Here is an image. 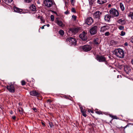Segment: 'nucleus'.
Segmentation results:
<instances>
[{
    "instance_id": "obj_1",
    "label": "nucleus",
    "mask_w": 133,
    "mask_h": 133,
    "mask_svg": "<svg viewBox=\"0 0 133 133\" xmlns=\"http://www.w3.org/2000/svg\"><path fill=\"white\" fill-rule=\"evenodd\" d=\"M114 54L119 58H122L124 56V52L123 50L120 48L115 49L114 51Z\"/></svg>"
},
{
    "instance_id": "obj_2",
    "label": "nucleus",
    "mask_w": 133,
    "mask_h": 133,
    "mask_svg": "<svg viewBox=\"0 0 133 133\" xmlns=\"http://www.w3.org/2000/svg\"><path fill=\"white\" fill-rule=\"evenodd\" d=\"M109 13L112 17H118L119 14L118 10L114 8L111 9L109 10Z\"/></svg>"
},
{
    "instance_id": "obj_3",
    "label": "nucleus",
    "mask_w": 133,
    "mask_h": 133,
    "mask_svg": "<svg viewBox=\"0 0 133 133\" xmlns=\"http://www.w3.org/2000/svg\"><path fill=\"white\" fill-rule=\"evenodd\" d=\"M96 58L99 62H104L106 63H107L106 59L103 56L97 55L96 56Z\"/></svg>"
},
{
    "instance_id": "obj_4",
    "label": "nucleus",
    "mask_w": 133,
    "mask_h": 133,
    "mask_svg": "<svg viewBox=\"0 0 133 133\" xmlns=\"http://www.w3.org/2000/svg\"><path fill=\"white\" fill-rule=\"evenodd\" d=\"M66 41L67 43L70 44H74L75 45L76 44V40L72 37L68 38L66 39Z\"/></svg>"
},
{
    "instance_id": "obj_5",
    "label": "nucleus",
    "mask_w": 133,
    "mask_h": 133,
    "mask_svg": "<svg viewBox=\"0 0 133 133\" xmlns=\"http://www.w3.org/2000/svg\"><path fill=\"white\" fill-rule=\"evenodd\" d=\"M102 14V12L97 11L93 14V17L95 19L99 20L100 18V17Z\"/></svg>"
},
{
    "instance_id": "obj_6",
    "label": "nucleus",
    "mask_w": 133,
    "mask_h": 133,
    "mask_svg": "<svg viewBox=\"0 0 133 133\" xmlns=\"http://www.w3.org/2000/svg\"><path fill=\"white\" fill-rule=\"evenodd\" d=\"M6 88L11 93L15 92V89L13 84L10 83L9 84V85L7 86Z\"/></svg>"
},
{
    "instance_id": "obj_7",
    "label": "nucleus",
    "mask_w": 133,
    "mask_h": 133,
    "mask_svg": "<svg viewBox=\"0 0 133 133\" xmlns=\"http://www.w3.org/2000/svg\"><path fill=\"white\" fill-rule=\"evenodd\" d=\"M97 26H95L90 29V32L91 35H94L97 33Z\"/></svg>"
},
{
    "instance_id": "obj_8",
    "label": "nucleus",
    "mask_w": 133,
    "mask_h": 133,
    "mask_svg": "<svg viewBox=\"0 0 133 133\" xmlns=\"http://www.w3.org/2000/svg\"><path fill=\"white\" fill-rule=\"evenodd\" d=\"M43 3L45 6L48 8H50L52 5L53 2L51 0H45Z\"/></svg>"
},
{
    "instance_id": "obj_9",
    "label": "nucleus",
    "mask_w": 133,
    "mask_h": 133,
    "mask_svg": "<svg viewBox=\"0 0 133 133\" xmlns=\"http://www.w3.org/2000/svg\"><path fill=\"white\" fill-rule=\"evenodd\" d=\"M79 29L78 28H70L69 30V32L72 35H75L77 33Z\"/></svg>"
},
{
    "instance_id": "obj_10",
    "label": "nucleus",
    "mask_w": 133,
    "mask_h": 133,
    "mask_svg": "<svg viewBox=\"0 0 133 133\" xmlns=\"http://www.w3.org/2000/svg\"><path fill=\"white\" fill-rule=\"evenodd\" d=\"M81 48L85 51L87 52L91 49V47L90 45H85L81 46Z\"/></svg>"
},
{
    "instance_id": "obj_11",
    "label": "nucleus",
    "mask_w": 133,
    "mask_h": 133,
    "mask_svg": "<svg viewBox=\"0 0 133 133\" xmlns=\"http://www.w3.org/2000/svg\"><path fill=\"white\" fill-rule=\"evenodd\" d=\"M93 22V19L91 17H88L85 21V23L89 25H91Z\"/></svg>"
},
{
    "instance_id": "obj_12",
    "label": "nucleus",
    "mask_w": 133,
    "mask_h": 133,
    "mask_svg": "<svg viewBox=\"0 0 133 133\" xmlns=\"http://www.w3.org/2000/svg\"><path fill=\"white\" fill-rule=\"evenodd\" d=\"M87 34V32H85V31H83L82 33L80 35L79 37L83 40H86L87 39L86 36Z\"/></svg>"
},
{
    "instance_id": "obj_13",
    "label": "nucleus",
    "mask_w": 133,
    "mask_h": 133,
    "mask_svg": "<svg viewBox=\"0 0 133 133\" xmlns=\"http://www.w3.org/2000/svg\"><path fill=\"white\" fill-rule=\"evenodd\" d=\"M109 28V26L107 25H105L102 26L100 28V31L101 32H104L108 30Z\"/></svg>"
},
{
    "instance_id": "obj_14",
    "label": "nucleus",
    "mask_w": 133,
    "mask_h": 133,
    "mask_svg": "<svg viewBox=\"0 0 133 133\" xmlns=\"http://www.w3.org/2000/svg\"><path fill=\"white\" fill-rule=\"evenodd\" d=\"M124 70L125 72L127 74L130 72L131 69L130 68L128 65L124 66Z\"/></svg>"
},
{
    "instance_id": "obj_15",
    "label": "nucleus",
    "mask_w": 133,
    "mask_h": 133,
    "mask_svg": "<svg viewBox=\"0 0 133 133\" xmlns=\"http://www.w3.org/2000/svg\"><path fill=\"white\" fill-rule=\"evenodd\" d=\"M30 94L32 96H38L39 95V94L35 90L31 91L30 92Z\"/></svg>"
},
{
    "instance_id": "obj_16",
    "label": "nucleus",
    "mask_w": 133,
    "mask_h": 133,
    "mask_svg": "<svg viewBox=\"0 0 133 133\" xmlns=\"http://www.w3.org/2000/svg\"><path fill=\"white\" fill-rule=\"evenodd\" d=\"M55 22L60 26L62 27L64 26V25L63 24V22L59 20L58 19H56Z\"/></svg>"
},
{
    "instance_id": "obj_17",
    "label": "nucleus",
    "mask_w": 133,
    "mask_h": 133,
    "mask_svg": "<svg viewBox=\"0 0 133 133\" xmlns=\"http://www.w3.org/2000/svg\"><path fill=\"white\" fill-rule=\"evenodd\" d=\"M13 9L14 11L16 12L20 13L23 11L22 9H19L15 6L14 7Z\"/></svg>"
},
{
    "instance_id": "obj_18",
    "label": "nucleus",
    "mask_w": 133,
    "mask_h": 133,
    "mask_svg": "<svg viewBox=\"0 0 133 133\" xmlns=\"http://www.w3.org/2000/svg\"><path fill=\"white\" fill-rule=\"evenodd\" d=\"M111 15L109 14L106 15L104 17V19L107 22H109L110 21V18H111Z\"/></svg>"
},
{
    "instance_id": "obj_19",
    "label": "nucleus",
    "mask_w": 133,
    "mask_h": 133,
    "mask_svg": "<svg viewBox=\"0 0 133 133\" xmlns=\"http://www.w3.org/2000/svg\"><path fill=\"white\" fill-rule=\"evenodd\" d=\"M30 9L32 11H36V8L35 5L33 4H32L29 7Z\"/></svg>"
},
{
    "instance_id": "obj_20",
    "label": "nucleus",
    "mask_w": 133,
    "mask_h": 133,
    "mask_svg": "<svg viewBox=\"0 0 133 133\" xmlns=\"http://www.w3.org/2000/svg\"><path fill=\"white\" fill-rule=\"evenodd\" d=\"M117 22L118 23L122 25L125 24V21L124 20H123L122 19H121L118 20Z\"/></svg>"
},
{
    "instance_id": "obj_21",
    "label": "nucleus",
    "mask_w": 133,
    "mask_h": 133,
    "mask_svg": "<svg viewBox=\"0 0 133 133\" xmlns=\"http://www.w3.org/2000/svg\"><path fill=\"white\" fill-rule=\"evenodd\" d=\"M107 0H98L97 2L99 4H102L107 2Z\"/></svg>"
},
{
    "instance_id": "obj_22",
    "label": "nucleus",
    "mask_w": 133,
    "mask_h": 133,
    "mask_svg": "<svg viewBox=\"0 0 133 133\" xmlns=\"http://www.w3.org/2000/svg\"><path fill=\"white\" fill-rule=\"evenodd\" d=\"M94 41L95 44L97 45H99L100 42V40L97 38L94 39Z\"/></svg>"
},
{
    "instance_id": "obj_23",
    "label": "nucleus",
    "mask_w": 133,
    "mask_h": 133,
    "mask_svg": "<svg viewBox=\"0 0 133 133\" xmlns=\"http://www.w3.org/2000/svg\"><path fill=\"white\" fill-rule=\"evenodd\" d=\"M81 112L82 114V115L85 117L87 116V115L86 114V111L85 110H83V111H82Z\"/></svg>"
},
{
    "instance_id": "obj_24",
    "label": "nucleus",
    "mask_w": 133,
    "mask_h": 133,
    "mask_svg": "<svg viewBox=\"0 0 133 133\" xmlns=\"http://www.w3.org/2000/svg\"><path fill=\"white\" fill-rule=\"evenodd\" d=\"M64 31L62 30H61L58 32V33L62 36L64 35Z\"/></svg>"
},
{
    "instance_id": "obj_25",
    "label": "nucleus",
    "mask_w": 133,
    "mask_h": 133,
    "mask_svg": "<svg viewBox=\"0 0 133 133\" xmlns=\"http://www.w3.org/2000/svg\"><path fill=\"white\" fill-rule=\"evenodd\" d=\"M120 7L122 11H123L124 9V8L123 4L122 3H121L120 4Z\"/></svg>"
},
{
    "instance_id": "obj_26",
    "label": "nucleus",
    "mask_w": 133,
    "mask_h": 133,
    "mask_svg": "<svg viewBox=\"0 0 133 133\" xmlns=\"http://www.w3.org/2000/svg\"><path fill=\"white\" fill-rule=\"evenodd\" d=\"M118 29L120 30H123L124 29V26L122 25H119L118 26Z\"/></svg>"
},
{
    "instance_id": "obj_27",
    "label": "nucleus",
    "mask_w": 133,
    "mask_h": 133,
    "mask_svg": "<svg viewBox=\"0 0 133 133\" xmlns=\"http://www.w3.org/2000/svg\"><path fill=\"white\" fill-rule=\"evenodd\" d=\"M128 16L129 17H131V19H133V12H130Z\"/></svg>"
},
{
    "instance_id": "obj_28",
    "label": "nucleus",
    "mask_w": 133,
    "mask_h": 133,
    "mask_svg": "<svg viewBox=\"0 0 133 133\" xmlns=\"http://www.w3.org/2000/svg\"><path fill=\"white\" fill-rule=\"evenodd\" d=\"M6 3H9L12 2L13 0H4Z\"/></svg>"
},
{
    "instance_id": "obj_29",
    "label": "nucleus",
    "mask_w": 133,
    "mask_h": 133,
    "mask_svg": "<svg viewBox=\"0 0 133 133\" xmlns=\"http://www.w3.org/2000/svg\"><path fill=\"white\" fill-rule=\"evenodd\" d=\"M18 111L21 114H23V109L21 108L20 109H19Z\"/></svg>"
},
{
    "instance_id": "obj_30",
    "label": "nucleus",
    "mask_w": 133,
    "mask_h": 133,
    "mask_svg": "<svg viewBox=\"0 0 133 133\" xmlns=\"http://www.w3.org/2000/svg\"><path fill=\"white\" fill-rule=\"evenodd\" d=\"M125 33L123 31H122L121 32V34H120V35L121 36H123L124 35H125Z\"/></svg>"
},
{
    "instance_id": "obj_31",
    "label": "nucleus",
    "mask_w": 133,
    "mask_h": 133,
    "mask_svg": "<svg viewBox=\"0 0 133 133\" xmlns=\"http://www.w3.org/2000/svg\"><path fill=\"white\" fill-rule=\"evenodd\" d=\"M89 125L90 126H91L93 128L94 127H95V126H96V125L93 123L90 124Z\"/></svg>"
},
{
    "instance_id": "obj_32",
    "label": "nucleus",
    "mask_w": 133,
    "mask_h": 133,
    "mask_svg": "<svg viewBox=\"0 0 133 133\" xmlns=\"http://www.w3.org/2000/svg\"><path fill=\"white\" fill-rule=\"evenodd\" d=\"M21 84L22 85H24L25 84L26 82L24 80H22L21 81Z\"/></svg>"
},
{
    "instance_id": "obj_33",
    "label": "nucleus",
    "mask_w": 133,
    "mask_h": 133,
    "mask_svg": "<svg viewBox=\"0 0 133 133\" xmlns=\"http://www.w3.org/2000/svg\"><path fill=\"white\" fill-rule=\"evenodd\" d=\"M51 19L52 21H54V16L53 15H51L50 16Z\"/></svg>"
},
{
    "instance_id": "obj_34",
    "label": "nucleus",
    "mask_w": 133,
    "mask_h": 133,
    "mask_svg": "<svg viewBox=\"0 0 133 133\" xmlns=\"http://www.w3.org/2000/svg\"><path fill=\"white\" fill-rule=\"evenodd\" d=\"M110 35V33L109 32H107L105 34V35L106 36H108Z\"/></svg>"
},
{
    "instance_id": "obj_35",
    "label": "nucleus",
    "mask_w": 133,
    "mask_h": 133,
    "mask_svg": "<svg viewBox=\"0 0 133 133\" xmlns=\"http://www.w3.org/2000/svg\"><path fill=\"white\" fill-rule=\"evenodd\" d=\"M71 12L74 13H76V11L75 9L74 8H72L71 9Z\"/></svg>"
},
{
    "instance_id": "obj_36",
    "label": "nucleus",
    "mask_w": 133,
    "mask_h": 133,
    "mask_svg": "<svg viewBox=\"0 0 133 133\" xmlns=\"http://www.w3.org/2000/svg\"><path fill=\"white\" fill-rule=\"evenodd\" d=\"M32 0H24V1L27 3H29Z\"/></svg>"
},
{
    "instance_id": "obj_37",
    "label": "nucleus",
    "mask_w": 133,
    "mask_h": 133,
    "mask_svg": "<svg viewBox=\"0 0 133 133\" xmlns=\"http://www.w3.org/2000/svg\"><path fill=\"white\" fill-rule=\"evenodd\" d=\"M118 118L117 117V116H113V118H112V119L111 120V121L113 119H117Z\"/></svg>"
},
{
    "instance_id": "obj_38",
    "label": "nucleus",
    "mask_w": 133,
    "mask_h": 133,
    "mask_svg": "<svg viewBox=\"0 0 133 133\" xmlns=\"http://www.w3.org/2000/svg\"><path fill=\"white\" fill-rule=\"evenodd\" d=\"M95 112L97 114H102L101 112L100 111H96Z\"/></svg>"
},
{
    "instance_id": "obj_39",
    "label": "nucleus",
    "mask_w": 133,
    "mask_h": 133,
    "mask_svg": "<svg viewBox=\"0 0 133 133\" xmlns=\"http://www.w3.org/2000/svg\"><path fill=\"white\" fill-rule=\"evenodd\" d=\"M72 17L74 18V19L75 20L76 19V16H75L74 15H73L72 16Z\"/></svg>"
},
{
    "instance_id": "obj_40",
    "label": "nucleus",
    "mask_w": 133,
    "mask_h": 133,
    "mask_svg": "<svg viewBox=\"0 0 133 133\" xmlns=\"http://www.w3.org/2000/svg\"><path fill=\"white\" fill-rule=\"evenodd\" d=\"M49 124L50 127L51 128L53 126V125L51 122H50L49 123Z\"/></svg>"
},
{
    "instance_id": "obj_41",
    "label": "nucleus",
    "mask_w": 133,
    "mask_h": 133,
    "mask_svg": "<svg viewBox=\"0 0 133 133\" xmlns=\"http://www.w3.org/2000/svg\"><path fill=\"white\" fill-rule=\"evenodd\" d=\"M41 19V23H44V22H45V21L44 20L43 18L42 17V18H41V19Z\"/></svg>"
},
{
    "instance_id": "obj_42",
    "label": "nucleus",
    "mask_w": 133,
    "mask_h": 133,
    "mask_svg": "<svg viewBox=\"0 0 133 133\" xmlns=\"http://www.w3.org/2000/svg\"><path fill=\"white\" fill-rule=\"evenodd\" d=\"M88 111L89 112H91L92 113H94V111H92V110H89V109L88 110Z\"/></svg>"
},
{
    "instance_id": "obj_43",
    "label": "nucleus",
    "mask_w": 133,
    "mask_h": 133,
    "mask_svg": "<svg viewBox=\"0 0 133 133\" xmlns=\"http://www.w3.org/2000/svg\"><path fill=\"white\" fill-rule=\"evenodd\" d=\"M64 13L66 15L68 14L69 13V12L68 11H67L65 12Z\"/></svg>"
},
{
    "instance_id": "obj_44",
    "label": "nucleus",
    "mask_w": 133,
    "mask_h": 133,
    "mask_svg": "<svg viewBox=\"0 0 133 133\" xmlns=\"http://www.w3.org/2000/svg\"><path fill=\"white\" fill-rule=\"evenodd\" d=\"M130 42L132 43H133V37L131 38Z\"/></svg>"
},
{
    "instance_id": "obj_45",
    "label": "nucleus",
    "mask_w": 133,
    "mask_h": 133,
    "mask_svg": "<svg viewBox=\"0 0 133 133\" xmlns=\"http://www.w3.org/2000/svg\"><path fill=\"white\" fill-rule=\"evenodd\" d=\"M47 102H49L50 103L51 102V101L50 99H48L47 100Z\"/></svg>"
},
{
    "instance_id": "obj_46",
    "label": "nucleus",
    "mask_w": 133,
    "mask_h": 133,
    "mask_svg": "<svg viewBox=\"0 0 133 133\" xmlns=\"http://www.w3.org/2000/svg\"><path fill=\"white\" fill-rule=\"evenodd\" d=\"M63 97L64 98H65L68 99V97L66 95L64 96Z\"/></svg>"
},
{
    "instance_id": "obj_47",
    "label": "nucleus",
    "mask_w": 133,
    "mask_h": 133,
    "mask_svg": "<svg viewBox=\"0 0 133 133\" xmlns=\"http://www.w3.org/2000/svg\"><path fill=\"white\" fill-rule=\"evenodd\" d=\"M16 118V117L15 116H13L12 117V119L14 120Z\"/></svg>"
},
{
    "instance_id": "obj_48",
    "label": "nucleus",
    "mask_w": 133,
    "mask_h": 133,
    "mask_svg": "<svg viewBox=\"0 0 133 133\" xmlns=\"http://www.w3.org/2000/svg\"><path fill=\"white\" fill-rule=\"evenodd\" d=\"M80 109L81 110V112L82 111H83V107H80Z\"/></svg>"
},
{
    "instance_id": "obj_49",
    "label": "nucleus",
    "mask_w": 133,
    "mask_h": 133,
    "mask_svg": "<svg viewBox=\"0 0 133 133\" xmlns=\"http://www.w3.org/2000/svg\"><path fill=\"white\" fill-rule=\"evenodd\" d=\"M131 64L133 65V59H131Z\"/></svg>"
},
{
    "instance_id": "obj_50",
    "label": "nucleus",
    "mask_w": 133,
    "mask_h": 133,
    "mask_svg": "<svg viewBox=\"0 0 133 133\" xmlns=\"http://www.w3.org/2000/svg\"><path fill=\"white\" fill-rule=\"evenodd\" d=\"M42 16H38V17H37V18H38V19H39V18H40V19H41V18H42Z\"/></svg>"
},
{
    "instance_id": "obj_51",
    "label": "nucleus",
    "mask_w": 133,
    "mask_h": 133,
    "mask_svg": "<svg viewBox=\"0 0 133 133\" xmlns=\"http://www.w3.org/2000/svg\"><path fill=\"white\" fill-rule=\"evenodd\" d=\"M72 4H74V0H70Z\"/></svg>"
},
{
    "instance_id": "obj_52",
    "label": "nucleus",
    "mask_w": 133,
    "mask_h": 133,
    "mask_svg": "<svg viewBox=\"0 0 133 133\" xmlns=\"http://www.w3.org/2000/svg\"><path fill=\"white\" fill-rule=\"evenodd\" d=\"M113 116H114V115H110H110H109V116H110V117H111V118H113Z\"/></svg>"
},
{
    "instance_id": "obj_53",
    "label": "nucleus",
    "mask_w": 133,
    "mask_h": 133,
    "mask_svg": "<svg viewBox=\"0 0 133 133\" xmlns=\"http://www.w3.org/2000/svg\"><path fill=\"white\" fill-rule=\"evenodd\" d=\"M42 125L43 126H45V124L44 123H43V122H42Z\"/></svg>"
},
{
    "instance_id": "obj_54",
    "label": "nucleus",
    "mask_w": 133,
    "mask_h": 133,
    "mask_svg": "<svg viewBox=\"0 0 133 133\" xmlns=\"http://www.w3.org/2000/svg\"><path fill=\"white\" fill-rule=\"evenodd\" d=\"M45 25H44V26H42V27H41V28L42 29H44V26H45Z\"/></svg>"
},
{
    "instance_id": "obj_55",
    "label": "nucleus",
    "mask_w": 133,
    "mask_h": 133,
    "mask_svg": "<svg viewBox=\"0 0 133 133\" xmlns=\"http://www.w3.org/2000/svg\"><path fill=\"white\" fill-rule=\"evenodd\" d=\"M111 6V4H109L108 5V7H110Z\"/></svg>"
},
{
    "instance_id": "obj_56",
    "label": "nucleus",
    "mask_w": 133,
    "mask_h": 133,
    "mask_svg": "<svg viewBox=\"0 0 133 133\" xmlns=\"http://www.w3.org/2000/svg\"><path fill=\"white\" fill-rule=\"evenodd\" d=\"M128 126V125H126V126H125V127H124L123 128L125 129Z\"/></svg>"
},
{
    "instance_id": "obj_57",
    "label": "nucleus",
    "mask_w": 133,
    "mask_h": 133,
    "mask_svg": "<svg viewBox=\"0 0 133 133\" xmlns=\"http://www.w3.org/2000/svg\"><path fill=\"white\" fill-rule=\"evenodd\" d=\"M124 45L125 46H127L128 45L127 43V42L125 43L124 44Z\"/></svg>"
},
{
    "instance_id": "obj_58",
    "label": "nucleus",
    "mask_w": 133,
    "mask_h": 133,
    "mask_svg": "<svg viewBox=\"0 0 133 133\" xmlns=\"http://www.w3.org/2000/svg\"><path fill=\"white\" fill-rule=\"evenodd\" d=\"M46 25L48 27H49L50 26V25L49 24H47Z\"/></svg>"
},
{
    "instance_id": "obj_59",
    "label": "nucleus",
    "mask_w": 133,
    "mask_h": 133,
    "mask_svg": "<svg viewBox=\"0 0 133 133\" xmlns=\"http://www.w3.org/2000/svg\"><path fill=\"white\" fill-rule=\"evenodd\" d=\"M119 75H118L117 76V77L118 78H119Z\"/></svg>"
},
{
    "instance_id": "obj_60",
    "label": "nucleus",
    "mask_w": 133,
    "mask_h": 133,
    "mask_svg": "<svg viewBox=\"0 0 133 133\" xmlns=\"http://www.w3.org/2000/svg\"><path fill=\"white\" fill-rule=\"evenodd\" d=\"M55 14L56 13V12H55Z\"/></svg>"
},
{
    "instance_id": "obj_61",
    "label": "nucleus",
    "mask_w": 133,
    "mask_h": 133,
    "mask_svg": "<svg viewBox=\"0 0 133 133\" xmlns=\"http://www.w3.org/2000/svg\"><path fill=\"white\" fill-rule=\"evenodd\" d=\"M11 114H12V112H11Z\"/></svg>"
},
{
    "instance_id": "obj_62",
    "label": "nucleus",
    "mask_w": 133,
    "mask_h": 133,
    "mask_svg": "<svg viewBox=\"0 0 133 133\" xmlns=\"http://www.w3.org/2000/svg\"><path fill=\"white\" fill-rule=\"evenodd\" d=\"M121 128H123V127H121Z\"/></svg>"
},
{
    "instance_id": "obj_63",
    "label": "nucleus",
    "mask_w": 133,
    "mask_h": 133,
    "mask_svg": "<svg viewBox=\"0 0 133 133\" xmlns=\"http://www.w3.org/2000/svg\"><path fill=\"white\" fill-rule=\"evenodd\" d=\"M1 2V0H0V2Z\"/></svg>"
}]
</instances>
